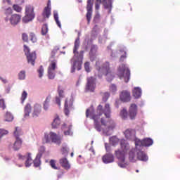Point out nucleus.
Instances as JSON below:
<instances>
[{"instance_id": "1", "label": "nucleus", "mask_w": 180, "mask_h": 180, "mask_svg": "<svg viewBox=\"0 0 180 180\" xmlns=\"http://www.w3.org/2000/svg\"><path fill=\"white\" fill-rule=\"evenodd\" d=\"M96 112L97 114H95L94 108H90L86 111V117H89L90 114L91 119L94 120V127L97 131H101L102 126H105V129H103V134H105V136H110L112 133H113L115 127H116V123L110 118V113H112L110 104L105 103L104 108L102 105H99L97 108ZM102 115H105V117L101 118V122L102 126H101L99 119H101Z\"/></svg>"}, {"instance_id": "2", "label": "nucleus", "mask_w": 180, "mask_h": 180, "mask_svg": "<svg viewBox=\"0 0 180 180\" xmlns=\"http://www.w3.org/2000/svg\"><path fill=\"white\" fill-rule=\"evenodd\" d=\"M154 141L150 138H146L142 141L138 139L136 141V148L130 150L129 153V158L131 162H136L137 160L139 161H148V156L141 150L143 147H150L153 146Z\"/></svg>"}, {"instance_id": "3", "label": "nucleus", "mask_w": 180, "mask_h": 180, "mask_svg": "<svg viewBox=\"0 0 180 180\" xmlns=\"http://www.w3.org/2000/svg\"><path fill=\"white\" fill-rule=\"evenodd\" d=\"M79 36H81V32H78V37L75 41V47L73 49L74 57L70 60L71 63L73 61L71 70L72 73L75 72L76 68H77V71H79L82 68V60H84V53H85V51H77L78 49H79Z\"/></svg>"}, {"instance_id": "4", "label": "nucleus", "mask_w": 180, "mask_h": 180, "mask_svg": "<svg viewBox=\"0 0 180 180\" xmlns=\"http://www.w3.org/2000/svg\"><path fill=\"white\" fill-rule=\"evenodd\" d=\"M130 150V144L125 139L120 141V149L116 150L115 152V157L118 160V167L120 168H126L127 163H126V153Z\"/></svg>"}, {"instance_id": "5", "label": "nucleus", "mask_w": 180, "mask_h": 180, "mask_svg": "<svg viewBox=\"0 0 180 180\" xmlns=\"http://www.w3.org/2000/svg\"><path fill=\"white\" fill-rule=\"evenodd\" d=\"M96 68L98 73V77L101 78L102 75H105L106 79L108 82H110L113 80L115 77L112 74L110 70L109 62H105L104 63L101 64L100 61L96 62Z\"/></svg>"}, {"instance_id": "6", "label": "nucleus", "mask_w": 180, "mask_h": 180, "mask_svg": "<svg viewBox=\"0 0 180 180\" xmlns=\"http://www.w3.org/2000/svg\"><path fill=\"white\" fill-rule=\"evenodd\" d=\"M117 75L120 79H124L126 83L130 81V69L124 64H121L119 66Z\"/></svg>"}, {"instance_id": "7", "label": "nucleus", "mask_w": 180, "mask_h": 180, "mask_svg": "<svg viewBox=\"0 0 180 180\" xmlns=\"http://www.w3.org/2000/svg\"><path fill=\"white\" fill-rule=\"evenodd\" d=\"M25 16L22 18L23 23H29L32 22L34 18H36V13H34V6L28 4L25 6Z\"/></svg>"}, {"instance_id": "8", "label": "nucleus", "mask_w": 180, "mask_h": 180, "mask_svg": "<svg viewBox=\"0 0 180 180\" xmlns=\"http://www.w3.org/2000/svg\"><path fill=\"white\" fill-rule=\"evenodd\" d=\"M24 52L27 57V60L28 64H31V65H34V63L36 61V51L30 52V48L27 45H24Z\"/></svg>"}, {"instance_id": "9", "label": "nucleus", "mask_w": 180, "mask_h": 180, "mask_svg": "<svg viewBox=\"0 0 180 180\" xmlns=\"http://www.w3.org/2000/svg\"><path fill=\"white\" fill-rule=\"evenodd\" d=\"M44 141L46 143H55L56 144L60 145L61 144V141L57 134L53 132H50L49 134L45 133L44 134Z\"/></svg>"}, {"instance_id": "10", "label": "nucleus", "mask_w": 180, "mask_h": 180, "mask_svg": "<svg viewBox=\"0 0 180 180\" xmlns=\"http://www.w3.org/2000/svg\"><path fill=\"white\" fill-rule=\"evenodd\" d=\"M101 4H103V6L106 11H108V13L112 12V0H96V11H99V8H101Z\"/></svg>"}, {"instance_id": "11", "label": "nucleus", "mask_w": 180, "mask_h": 180, "mask_svg": "<svg viewBox=\"0 0 180 180\" xmlns=\"http://www.w3.org/2000/svg\"><path fill=\"white\" fill-rule=\"evenodd\" d=\"M57 68V61H51L48 68V77L49 79H54L56 78V69Z\"/></svg>"}, {"instance_id": "12", "label": "nucleus", "mask_w": 180, "mask_h": 180, "mask_svg": "<svg viewBox=\"0 0 180 180\" xmlns=\"http://www.w3.org/2000/svg\"><path fill=\"white\" fill-rule=\"evenodd\" d=\"M18 159L20 160V161H25V167L27 168H29V167L33 164V159H32V153H28L25 155L18 154Z\"/></svg>"}, {"instance_id": "13", "label": "nucleus", "mask_w": 180, "mask_h": 180, "mask_svg": "<svg viewBox=\"0 0 180 180\" xmlns=\"http://www.w3.org/2000/svg\"><path fill=\"white\" fill-rule=\"evenodd\" d=\"M72 102H74V98H72V97L70 100L68 98L65 100L64 110L65 116H70V112H71V110H74Z\"/></svg>"}, {"instance_id": "14", "label": "nucleus", "mask_w": 180, "mask_h": 180, "mask_svg": "<svg viewBox=\"0 0 180 180\" xmlns=\"http://www.w3.org/2000/svg\"><path fill=\"white\" fill-rule=\"evenodd\" d=\"M124 134L127 140H131L134 141L136 146V141L139 140V139L136 138V131L134 129H127Z\"/></svg>"}, {"instance_id": "15", "label": "nucleus", "mask_w": 180, "mask_h": 180, "mask_svg": "<svg viewBox=\"0 0 180 180\" xmlns=\"http://www.w3.org/2000/svg\"><path fill=\"white\" fill-rule=\"evenodd\" d=\"M94 4L92 3V0H87V13L86 14L87 24L89 25L91 23V20L92 19V6Z\"/></svg>"}, {"instance_id": "16", "label": "nucleus", "mask_w": 180, "mask_h": 180, "mask_svg": "<svg viewBox=\"0 0 180 180\" xmlns=\"http://www.w3.org/2000/svg\"><path fill=\"white\" fill-rule=\"evenodd\" d=\"M20 20H22V15L19 14H13L9 18V22L13 27L18 26L20 23Z\"/></svg>"}, {"instance_id": "17", "label": "nucleus", "mask_w": 180, "mask_h": 180, "mask_svg": "<svg viewBox=\"0 0 180 180\" xmlns=\"http://www.w3.org/2000/svg\"><path fill=\"white\" fill-rule=\"evenodd\" d=\"M96 83L95 78L93 77L87 78V83L86 85V91H90L91 92H94L95 89Z\"/></svg>"}, {"instance_id": "18", "label": "nucleus", "mask_w": 180, "mask_h": 180, "mask_svg": "<svg viewBox=\"0 0 180 180\" xmlns=\"http://www.w3.org/2000/svg\"><path fill=\"white\" fill-rule=\"evenodd\" d=\"M102 160L104 164H112L115 162V156L112 153H107L102 157Z\"/></svg>"}, {"instance_id": "19", "label": "nucleus", "mask_w": 180, "mask_h": 180, "mask_svg": "<svg viewBox=\"0 0 180 180\" xmlns=\"http://www.w3.org/2000/svg\"><path fill=\"white\" fill-rule=\"evenodd\" d=\"M89 56L91 61H95L96 56H98V46L91 45Z\"/></svg>"}, {"instance_id": "20", "label": "nucleus", "mask_w": 180, "mask_h": 180, "mask_svg": "<svg viewBox=\"0 0 180 180\" xmlns=\"http://www.w3.org/2000/svg\"><path fill=\"white\" fill-rule=\"evenodd\" d=\"M40 113H41V105L35 103L34 105L33 111L32 113V117H38Z\"/></svg>"}, {"instance_id": "21", "label": "nucleus", "mask_w": 180, "mask_h": 180, "mask_svg": "<svg viewBox=\"0 0 180 180\" xmlns=\"http://www.w3.org/2000/svg\"><path fill=\"white\" fill-rule=\"evenodd\" d=\"M137 115V105L136 104H131L129 108V117L131 120L136 117Z\"/></svg>"}, {"instance_id": "22", "label": "nucleus", "mask_w": 180, "mask_h": 180, "mask_svg": "<svg viewBox=\"0 0 180 180\" xmlns=\"http://www.w3.org/2000/svg\"><path fill=\"white\" fill-rule=\"evenodd\" d=\"M120 100L122 102H130V92L124 91L120 94Z\"/></svg>"}, {"instance_id": "23", "label": "nucleus", "mask_w": 180, "mask_h": 180, "mask_svg": "<svg viewBox=\"0 0 180 180\" xmlns=\"http://www.w3.org/2000/svg\"><path fill=\"white\" fill-rule=\"evenodd\" d=\"M58 92V96L56 97V103H57V105H58V106H61V99L64 98V90H63V89H60L59 87Z\"/></svg>"}, {"instance_id": "24", "label": "nucleus", "mask_w": 180, "mask_h": 180, "mask_svg": "<svg viewBox=\"0 0 180 180\" xmlns=\"http://www.w3.org/2000/svg\"><path fill=\"white\" fill-rule=\"evenodd\" d=\"M30 113H32V105L27 103L24 108V119H29Z\"/></svg>"}, {"instance_id": "25", "label": "nucleus", "mask_w": 180, "mask_h": 180, "mask_svg": "<svg viewBox=\"0 0 180 180\" xmlns=\"http://www.w3.org/2000/svg\"><path fill=\"white\" fill-rule=\"evenodd\" d=\"M59 162L61 167H63V168L65 169H70L71 168V165H70V162H68V160L66 159V158L60 159Z\"/></svg>"}, {"instance_id": "26", "label": "nucleus", "mask_w": 180, "mask_h": 180, "mask_svg": "<svg viewBox=\"0 0 180 180\" xmlns=\"http://www.w3.org/2000/svg\"><path fill=\"white\" fill-rule=\"evenodd\" d=\"M23 134V132L22 131V129H20L19 127H15V129L14 131V136L16 139V143H20V138H19V136H22Z\"/></svg>"}, {"instance_id": "27", "label": "nucleus", "mask_w": 180, "mask_h": 180, "mask_svg": "<svg viewBox=\"0 0 180 180\" xmlns=\"http://www.w3.org/2000/svg\"><path fill=\"white\" fill-rule=\"evenodd\" d=\"M51 101V96H48L43 103L44 110H49V108H50Z\"/></svg>"}, {"instance_id": "28", "label": "nucleus", "mask_w": 180, "mask_h": 180, "mask_svg": "<svg viewBox=\"0 0 180 180\" xmlns=\"http://www.w3.org/2000/svg\"><path fill=\"white\" fill-rule=\"evenodd\" d=\"M141 89L140 87H135L133 90V96L135 97L136 99H139L141 96Z\"/></svg>"}, {"instance_id": "29", "label": "nucleus", "mask_w": 180, "mask_h": 180, "mask_svg": "<svg viewBox=\"0 0 180 180\" xmlns=\"http://www.w3.org/2000/svg\"><path fill=\"white\" fill-rule=\"evenodd\" d=\"M41 155H43V153L39 152L37 155L34 160L33 161L34 162V166L37 168V167H40L41 161L40 158H41Z\"/></svg>"}, {"instance_id": "30", "label": "nucleus", "mask_w": 180, "mask_h": 180, "mask_svg": "<svg viewBox=\"0 0 180 180\" xmlns=\"http://www.w3.org/2000/svg\"><path fill=\"white\" fill-rule=\"evenodd\" d=\"M61 152L64 157H67L68 155V153H70V148H68V146L66 143H63L62 145Z\"/></svg>"}, {"instance_id": "31", "label": "nucleus", "mask_w": 180, "mask_h": 180, "mask_svg": "<svg viewBox=\"0 0 180 180\" xmlns=\"http://www.w3.org/2000/svg\"><path fill=\"white\" fill-rule=\"evenodd\" d=\"M65 127H68V130L64 131L65 136H72V132H71V129H72V125L69 124L67 125V124H64L63 125L62 129H65Z\"/></svg>"}, {"instance_id": "32", "label": "nucleus", "mask_w": 180, "mask_h": 180, "mask_svg": "<svg viewBox=\"0 0 180 180\" xmlns=\"http://www.w3.org/2000/svg\"><path fill=\"white\" fill-rule=\"evenodd\" d=\"M109 141H110V144H111V146H113V147H116V146H117V144H119V138H117L116 136L110 137Z\"/></svg>"}, {"instance_id": "33", "label": "nucleus", "mask_w": 180, "mask_h": 180, "mask_svg": "<svg viewBox=\"0 0 180 180\" xmlns=\"http://www.w3.org/2000/svg\"><path fill=\"white\" fill-rule=\"evenodd\" d=\"M18 78L20 81L26 79V70H20L18 74Z\"/></svg>"}, {"instance_id": "34", "label": "nucleus", "mask_w": 180, "mask_h": 180, "mask_svg": "<svg viewBox=\"0 0 180 180\" xmlns=\"http://www.w3.org/2000/svg\"><path fill=\"white\" fill-rule=\"evenodd\" d=\"M51 15V8L49 6L44 8L43 16H46V18H50V15Z\"/></svg>"}, {"instance_id": "35", "label": "nucleus", "mask_w": 180, "mask_h": 180, "mask_svg": "<svg viewBox=\"0 0 180 180\" xmlns=\"http://www.w3.org/2000/svg\"><path fill=\"white\" fill-rule=\"evenodd\" d=\"M53 17H54L55 22H56V24L58 25V27L61 29V22L58 20V12L56 10L53 11Z\"/></svg>"}, {"instance_id": "36", "label": "nucleus", "mask_w": 180, "mask_h": 180, "mask_svg": "<svg viewBox=\"0 0 180 180\" xmlns=\"http://www.w3.org/2000/svg\"><path fill=\"white\" fill-rule=\"evenodd\" d=\"M61 123V121H60V118L57 117L53 120V122H52V127L53 129H57L58 126H60Z\"/></svg>"}, {"instance_id": "37", "label": "nucleus", "mask_w": 180, "mask_h": 180, "mask_svg": "<svg viewBox=\"0 0 180 180\" xmlns=\"http://www.w3.org/2000/svg\"><path fill=\"white\" fill-rule=\"evenodd\" d=\"M101 96L103 102L105 103L108 102V99L110 97V94L109 92L101 93Z\"/></svg>"}, {"instance_id": "38", "label": "nucleus", "mask_w": 180, "mask_h": 180, "mask_svg": "<svg viewBox=\"0 0 180 180\" xmlns=\"http://www.w3.org/2000/svg\"><path fill=\"white\" fill-rule=\"evenodd\" d=\"M48 32H49V25H47V24H44L41 28V35L46 36Z\"/></svg>"}, {"instance_id": "39", "label": "nucleus", "mask_w": 180, "mask_h": 180, "mask_svg": "<svg viewBox=\"0 0 180 180\" xmlns=\"http://www.w3.org/2000/svg\"><path fill=\"white\" fill-rule=\"evenodd\" d=\"M120 116L122 119H124V120H126V119H127V110L126 108H123L122 110H121Z\"/></svg>"}, {"instance_id": "40", "label": "nucleus", "mask_w": 180, "mask_h": 180, "mask_svg": "<svg viewBox=\"0 0 180 180\" xmlns=\"http://www.w3.org/2000/svg\"><path fill=\"white\" fill-rule=\"evenodd\" d=\"M98 25H95L91 31V36L92 37H96L98 36Z\"/></svg>"}, {"instance_id": "41", "label": "nucleus", "mask_w": 180, "mask_h": 180, "mask_svg": "<svg viewBox=\"0 0 180 180\" xmlns=\"http://www.w3.org/2000/svg\"><path fill=\"white\" fill-rule=\"evenodd\" d=\"M21 146H22V139H20V143H16V139H15L13 148L15 151H18V150L20 148Z\"/></svg>"}, {"instance_id": "42", "label": "nucleus", "mask_w": 180, "mask_h": 180, "mask_svg": "<svg viewBox=\"0 0 180 180\" xmlns=\"http://www.w3.org/2000/svg\"><path fill=\"white\" fill-rule=\"evenodd\" d=\"M37 72L39 74V78H43V75L44 74V68H43V65L39 67V68L37 70Z\"/></svg>"}, {"instance_id": "43", "label": "nucleus", "mask_w": 180, "mask_h": 180, "mask_svg": "<svg viewBox=\"0 0 180 180\" xmlns=\"http://www.w3.org/2000/svg\"><path fill=\"white\" fill-rule=\"evenodd\" d=\"M13 120V115L11 112H7L6 113V122H12Z\"/></svg>"}, {"instance_id": "44", "label": "nucleus", "mask_w": 180, "mask_h": 180, "mask_svg": "<svg viewBox=\"0 0 180 180\" xmlns=\"http://www.w3.org/2000/svg\"><path fill=\"white\" fill-rule=\"evenodd\" d=\"M84 70L86 72H91L92 68H91L89 62H86L84 63Z\"/></svg>"}, {"instance_id": "45", "label": "nucleus", "mask_w": 180, "mask_h": 180, "mask_svg": "<svg viewBox=\"0 0 180 180\" xmlns=\"http://www.w3.org/2000/svg\"><path fill=\"white\" fill-rule=\"evenodd\" d=\"M30 40H31V41H32V43H36V41H37V38L36 37V34H34V33L31 32L30 34Z\"/></svg>"}, {"instance_id": "46", "label": "nucleus", "mask_w": 180, "mask_h": 180, "mask_svg": "<svg viewBox=\"0 0 180 180\" xmlns=\"http://www.w3.org/2000/svg\"><path fill=\"white\" fill-rule=\"evenodd\" d=\"M9 131L6 129H0V137L2 139L4 136H6Z\"/></svg>"}, {"instance_id": "47", "label": "nucleus", "mask_w": 180, "mask_h": 180, "mask_svg": "<svg viewBox=\"0 0 180 180\" xmlns=\"http://www.w3.org/2000/svg\"><path fill=\"white\" fill-rule=\"evenodd\" d=\"M26 98H27V92L24 91L21 96V103H24L25 101H26Z\"/></svg>"}, {"instance_id": "48", "label": "nucleus", "mask_w": 180, "mask_h": 180, "mask_svg": "<svg viewBox=\"0 0 180 180\" xmlns=\"http://www.w3.org/2000/svg\"><path fill=\"white\" fill-rule=\"evenodd\" d=\"M123 52L124 55L121 56L120 58V61H124V59L126 58V51H124V49L120 50V53H123Z\"/></svg>"}, {"instance_id": "49", "label": "nucleus", "mask_w": 180, "mask_h": 180, "mask_svg": "<svg viewBox=\"0 0 180 180\" xmlns=\"http://www.w3.org/2000/svg\"><path fill=\"white\" fill-rule=\"evenodd\" d=\"M13 8L14 11H15V12H22V8L20 6H19V5H18V4H14L13 6Z\"/></svg>"}, {"instance_id": "50", "label": "nucleus", "mask_w": 180, "mask_h": 180, "mask_svg": "<svg viewBox=\"0 0 180 180\" xmlns=\"http://www.w3.org/2000/svg\"><path fill=\"white\" fill-rule=\"evenodd\" d=\"M50 165L53 169H58V167L56 166V161L54 160H51Z\"/></svg>"}, {"instance_id": "51", "label": "nucleus", "mask_w": 180, "mask_h": 180, "mask_svg": "<svg viewBox=\"0 0 180 180\" xmlns=\"http://www.w3.org/2000/svg\"><path fill=\"white\" fill-rule=\"evenodd\" d=\"M105 150L107 151V153H111L112 148H111L110 145H109V143H105Z\"/></svg>"}, {"instance_id": "52", "label": "nucleus", "mask_w": 180, "mask_h": 180, "mask_svg": "<svg viewBox=\"0 0 180 180\" xmlns=\"http://www.w3.org/2000/svg\"><path fill=\"white\" fill-rule=\"evenodd\" d=\"M110 91L111 92H112V94H115V92H116V91H117V87L116 86V85L112 84V85L110 86Z\"/></svg>"}, {"instance_id": "53", "label": "nucleus", "mask_w": 180, "mask_h": 180, "mask_svg": "<svg viewBox=\"0 0 180 180\" xmlns=\"http://www.w3.org/2000/svg\"><path fill=\"white\" fill-rule=\"evenodd\" d=\"M13 13V10L12 8L8 7L6 9L5 11V15H12Z\"/></svg>"}, {"instance_id": "54", "label": "nucleus", "mask_w": 180, "mask_h": 180, "mask_svg": "<svg viewBox=\"0 0 180 180\" xmlns=\"http://www.w3.org/2000/svg\"><path fill=\"white\" fill-rule=\"evenodd\" d=\"M22 39L23 41H25V42L29 41V37L25 33H23L22 34Z\"/></svg>"}, {"instance_id": "55", "label": "nucleus", "mask_w": 180, "mask_h": 180, "mask_svg": "<svg viewBox=\"0 0 180 180\" xmlns=\"http://www.w3.org/2000/svg\"><path fill=\"white\" fill-rule=\"evenodd\" d=\"M110 57L112 58H116V57H119V53L117 52L111 51Z\"/></svg>"}, {"instance_id": "56", "label": "nucleus", "mask_w": 180, "mask_h": 180, "mask_svg": "<svg viewBox=\"0 0 180 180\" xmlns=\"http://www.w3.org/2000/svg\"><path fill=\"white\" fill-rule=\"evenodd\" d=\"M0 108L5 109L6 105H5V101L4 99H0Z\"/></svg>"}, {"instance_id": "57", "label": "nucleus", "mask_w": 180, "mask_h": 180, "mask_svg": "<svg viewBox=\"0 0 180 180\" xmlns=\"http://www.w3.org/2000/svg\"><path fill=\"white\" fill-rule=\"evenodd\" d=\"M99 18H101V15L97 13L94 18V22H98V20H99Z\"/></svg>"}, {"instance_id": "58", "label": "nucleus", "mask_w": 180, "mask_h": 180, "mask_svg": "<svg viewBox=\"0 0 180 180\" xmlns=\"http://www.w3.org/2000/svg\"><path fill=\"white\" fill-rule=\"evenodd\" d=\"M0 79L3 84H8V80L2 77H0Z\"/></svg>"}, {"instance_id": "59", "label": "nucleus", "mask_w": 180, "mask_h": 180, "mask_svg": "<svg viewBox=\"0 0 180 180\" xmlns=\"http://www.w3.org/2000/svg\"><path fill=\"white\" fill-rule=\"evenodd\" d=\"M17 4H19V5H22V4H25V0H15Z\"/></svg>"}, {"instance_id": "60", "label": "nucleus", "mask_w": 180, "mask_h": 180, "mask_svg": "<svg viewBox=\"0 0 180 180\" xmlns=\"http://www.w3.org/2000/svg\"><path fill=\"white\" fill-rule=\"evenodd\" d=\"M98 43H100L101 44H103L105 43V41L102 39V37H99Z\"/></svg>"}, {"instance_id": "61", "label": "nucleus", "mask_w": 180, "mask_h": 180, "mask_svg": "<svg viewBox=\"0 0 180 180\" xmlns=\"http://www.w3.org/2000/svg\"><path fill=\"white\" fill-rule=\"evenodd\" d=\"M81 78H82V75H80L79 77V79H78V81L77 82V86H78V85H79V82H81Z\"/></svg>"}, {"instance_id": "62", "label": "nucleus", "mask_w": 180, "mask_h": 180, "mask_svg": "<svg viewBox=\"0 0 180 180\" xmlns=\"http://www.w3.org/2000/svg\"><path fill=\"white\" fill-rule=\"evenodd\" d=\"M3 2H7L8 5H12V1H11V0H3Z\"/></svg>"}, {"instance_id": "63", "label": "nucleus", "mask_w": 180, "mask_h": 180, "mask_svg": "<svg viewBox=\"0 0 180 180\" xmlns=\"http://www.w3.org/2000/svg\"><path fill=\"white\" fill-rule=\"evenodd\" d=\"M56 53H57V51H55V49H53L51 52V57H54V56H56Z\"/></svg>"}, {"instance_id": "64", "label": "nucleus", "mask_w": 180, "mask_h": 180, "mask_svg": "<svg viewBox=\"0 0 180 180\" xmlns=\"http://www.w3.org/2000/svg\"><path fill=\"white\" fill-rule=\"evenodd\" d=\"M63 175H64V172H60L58 174V178H61V176H63Z\"/></svg>"}]
</instances>
